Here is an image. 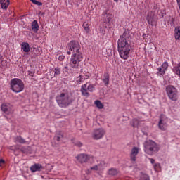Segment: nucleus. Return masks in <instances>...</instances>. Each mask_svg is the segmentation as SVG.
<instances>
[{
    "mask_svg": "<svg viewBox=\"0 0 180 180\" xmlns=\"http://www.w3.org/2000/svg\"><path fill=\"white\" fill-rule=\"evenodd\" d=\"M11 88L15 94H19L25 89V84L20 79L15 78L11 81Z\"/></svg>",
    "mask_w": 180,
    "mask_h": 180,
    "instance_id": "39448f33",
    "label": "nucleus"
},
{
    "mask_svg": "<svg viewBox=\"0 0 180 180\" xmlns=\"http://www.w3.org/2000/svg\"><path fill=\"white\" fill-rule=\"evenodd\" d=\"M76 81L78 84H81V82H84V81H85V78H84V76L79 75L77 77Z\"/></svg>",
    "mask_w": 180,
    "mask_h": 180,
    "instance_id": "c756f323",
    "label": "nucleus"
},
{
    "mask_svg": "<svg viewBox=\"0 0 180 180\" xmlns=\"http://www.w3.org/2000/svg\"><path fill=\"white\" fill-rule=\"evenodd\" d=\"M94 103L98 109H103L104 105H103L102 102H101V101L96 100Z\"/></svg>",
    "mask_w": 180,
    "mask_h": 180,
    "instance_id": "bb28decb",
    "label": "nucleus"
},
{
    "mask_svg": "<svg viewBox=\"0 0 180 180\" xmlns=\"http://www.w3.org/2000/svg\"><path fill=\"white\" fill-rule=\"evenodd\" d=\"M21 49L25 53H29L30 51V45L27 42H23L21 44Z\"/></svg>",
    "mask_w": 180,
    "mask_h": 180,
    "instance_id": "a211bd4d",
    "label": "nucleus"
},
{
    "mask_svg": "<svg viewBox=\"0 0 180 180\" xmlns=\"http://www.w3.org/2000/svg\"><path fill=\"white\" fill-rule=\"evenodd\" d=\"M103 82L105 85H109V74L105 73L104 77L103 78Z\"/></svg>",
    "mask_w": 180,
    "mask_h": 180,
    "instance_id": "b1692460",
    "label": "nucleus"
},
{
    "mask_svg": "<svg viewBox=\"0 0 180 180\" xmlns=\"http://www.w3.org/2000/svg\"><path fill=\"white\" fill-rule=\"evenodd\" d=\"M174 39L180 41V26H176L174 28Z\"/></svg>",
    "mask_w": 180,
    "mask_h": 180,
    "instance_id": "aec40b11",
    "label": "nucleus"
},
{
    "mask_svg": "<svg viewBox=\"0 0 180 180\" xmlns=\"http://www.w3.org/2000/svg\"><path fill=\"white\" fill-rule=\"evenodd\" d=\"M32 4H34V5H37L38 6H41V5H43V3L37 0H32Z\"/></svg>",
    "mask_w": 180,
    "mask_h": 180,
    "instance_id": "f704fd0d",
    "label": "nucleus"
},
{
    "mask_svg": "<svg viewBox=\"0 0 180 180\" xmlns=\"http://www.w3.org/2000/svg\"><path fill=\"white\" fill-rule=\"evenodd\" d=\"M115 2H119V0H114Z\"/></svg>",
    "mask_w": 180,
    "mask_h": 180,
    "instance_id": "c03bdc74",
    "label": "nucleus"
},
{
    "mask_svg": "<svg viewBox=\"0 0 180 180\" xmlns=\"http://www.w3.org/2000/svg\"><path fill=\"white\" fill-rule=\"evenodd\" d=\"M69 51L67 52L68 56H71L69 65L70 71H75L79 68V64L84 60V55L81 51V45L77 41H70L68 45ZM72 54V55H71Z\"/></svg>",
    "mask_w": 180,
    "mask_h": 180,
    "instance_id": "f257e3e1",
    "label": "nucleus"
},
{
    "mask_svg": "<svg viewBox=\"0 0 180 180\" xmlns=\"http://www.w3.org/2000/svg\"><path fill=\"white\" fill-rule=\"evenodd\" d=\"M15 143H19L20 144H25L26 140L22 138V136H17L14 139Z\"/></svg>",
    "mask_w": 180,
    "mask_h": 180,
    "instance_id": "4be33fe9",
    "label": "nucleus"
},
{
    "mask_svg": "<svg viewBox=\"0 0 180 180\" xmlns=\"http://www.w3.org/2000/svg\"><path fill=\"white\" fill-rule=\"evenodd\" d=\"M2 58H3V56L2 55L0 54V63H2Z\"/></svg>",
    "mask_w": 180,
    "mask_h": 180,
    "instance_id": "37998d69",
    "label": "nucleus"
},
{
    "mask_svg": "<svg viewBox=\"0 0 180 180\" xmlns=\"http://www.w3.org/2000/svg\"><path fill=\"white\" fill-rule=\"evenodd\" d=\"M158 71L161 75H164V74H165V70L161 67L158 68Z\"/></svg>",
    "mask_w": 180,
    "mask_h": 180,
    "instance_id": "72a5a7b5",
    "label": "nucleus"
},
{
    "mask_svg": "<svg viewBox=\"0 0 180 180\" xmlns=\"http://www.w3.org/2000/svg\"><path fill=\"white\" fill-rule=\"evenodd\" d=\"M83 28L84 29V31L86 32V33H89V30H91V25H89L88 22H84L83 23Z\"/></svg>",
    "mask_w": 180,
    "mask_h": 180,
    "instance_id": "5701e85b",
    "label": "nucleus"
},
{
    "mask_svg": "<svg viewBox=\"0 0 180 180\" xmlns=\"http://www.w3.org/2000/svg\"><path fill=\"white\" fill-rule=\"evenodd\" d=\"M76 160L80 162V164H84L85 162H91L94 160V156H91L87 154L81 153L76 157Z\"/></svg>",
    "mask_w": 180,
    "mask_h": 180,
    "instance_id": "9d476101",
    "label": "nucleus"
},
{
    "mask_svg": "<svg viewBox=\"0 0 180 180\" xmlns=\"http://www.w3.org/2000/svg\"><path fill=\"white\" fill-rule=\"evenodd\" d=\"M65 68H66V69H67V68H68V67L65 66Z\"/></svg>",
    "mask_w": 180,
    "mask_h": 180,
    "instance_id": "a18cd8bd",
    "label": "nucleus"
},
{
    "mask_svg": "<svg viewBox=\"0 0 180 180\" xmlns=\"http://www.w3.org/2000/svg\"><path fill=\"white\" fill-rule=\"evenodd\" d=\"M139 124H140V121H139V120L136 118L132 120V126L134 127H139Z\"/></svg>",
    "mask_w": 180,
    "mask_h": 180,
    "instance_id": "cd10ccee",
    "label": "nucleus"
},
{
    "mask_svg": "<svg viewBox=\"0 0 180 180\" xmlns=\"http://www.w3.org/2000/svg\"><path fill=\"white\" fill-rule=\"evenodd\" d=\"M139 151H140V149L138 147H134L130 153V160L131 161H133L134 162H136L137 160V155H139Z\"/></svg>",
    "mask_w": 180,
    "mask_h": 180,
    "instance_id": "ddd939ff",
    "label": "nucleus"
},
{
    "mask_svg": "<svg viewBox=\"0 0 180 180\" xmlns=\"http://www.w3.org/2000/svg\"><path fill=\"white\" fill-rule=\"evenodd\" d=\"M153 167H154L155 171H160L161 166L160 165V163H155L153 165Z\"/></svg>",
    "mask_w": 180,
    "mask_h": 180,
    "instance_id": "2f4dec72",
    "label": "nucleus"
},
{
    "mask_svg": "<svg viewBox=\"0 0 180 180\" xmlns=\"http://www.w3.org/2000/svg\"><path fill=\"white\" fill-rule=\"evenodd\" d=\"M158 127L162 131H165L168 129V118L165 115H160Z\"/></svg>",
    "mask_w": 180,
    "mask_h": 180,
    "instance_id": "6e6552de",
    "label": "nucleus"
},
{
    "mask_svg": "<svg viewBox=\"0 0 180 180\" xmlns=\"http://www.w3.org/2000/svg\"><path fill=\"white\" fill-rule=\"evenodd\" d=\"M43 169V166L41 164L35 163L33 165L30 167V171L31 172H39Z\"/></svg>",
    "mask_w": 180,
    "mask_h": 180,
    "instance_id": "2eb2a0df",
    "label": "nucleus"
},
{
    "mask_svg": "<svg viewBox=\"0 0 180 180\" xmlns=\"http://www.w3.org/2000/svg\"><path fill=\"white\" fill-rule=\"evenodd\" d=\"M161 68L167 71V70L168 69V62H164L161 65Z\"/></svg>",
    "mask_w": 180,
    "mask_h": 180,
    "instance_id": "473e14b6",
    "label": "nucleus"
},
{
    "mask_svg": "<svg viewBox=\"0 0 180 180\" xmlns=\"http://www.w3.org/2000/svg\"><path fill=\"white\" fill-rule=\"evenodd\" d=\"M113 18V15L109 12V9H105L102 13L101 20L103 23L109 24Z\"/></svg>",
    "mask_w": 180,
    "mask_h": 180,
    "instance_id": "9b49d317",
    "label": "nucleus"
},
{
    "mask_svg": "<svg viewBox=\"0 0 180 180\" xmlns=\"http://www.w3.org/2000/svg\"><path fill=\"white\" fill-rule=\"evenodd\" d=\"M105 133L103 128H98L93 131L91 136L94 140H101V139H103Z\"/></svg>",
    "mask_w": 180,
    "mask_h": 180,
    "instance_id": "1a4fd4ad",
    "label": "nucleus"
},
{
    "mask_svg": "<svg viewBox=\"0 0 180 180\" xmlns=\"http://www.w3.org/2000/svg\"><path fill=\"white\" fill-rule=\"evenodd\" d=\"M148 160L150 161V164H152L153 165H154V164H155V160H154L153 158H148Z\"/></svg>",
    "mask_w": 180,
    "mask_h": 180,
    "instance_id": "ea45409f",
    "label": "nucleus"
},
{
    "mask_svg": "<svg viewBox=\"0 0 180 180\" xmlns=\"http://www.w3.org/2000/svg\"><path fill=\"white\" fill-rule=\"evenodd\" d=\"M144 152L148 155H154L160 151V145L153 140H148L143 143Z\"/></svg>",
    "mask_w": 180,
    "mask_h": 180,
    "instance_id": "7ed1b4c3",
    "label": "nucleus"
},
{
    "mask_svg": "<svg viewBox=\"0 0 180 180\" xmlns=\"http://www.w3.org/2000/svg\"><path fill=\"white\" fill-rule=\"evenodd\" d=\"M105 165V162H102L98 165L93 166L88 170V172H91V171H98V169H103V166Z\"/></svg>",
    "mask_w": 180,
    "mask_h": 180,
    "instance_id": "dca6fc26",
    "label": "nucleus"
},
{
    "mask_svg": "<svg viewBox=\"0 0 180 180\" xmlns=\"http://www.w3.org/2000/svg\"><path fill=\"white\" fill-rule=\"evenodd\" d=\"M28 75H29V77H31L32 78H33V77H34V72L28 71Z\"/></svg>",
    "mask_w": 180,
    "mask_h": 180,
    "instance_id": "4c0bfd02",
    "label": "nucleus"
},
{
    "mask_svg": "<svg viewBox=\"0 0 180 180\" xmlns=\"http://www.w3.org/2000/svg\"><path fill=\"white\" fill-rule=\"evenodd\" d=\"M56 99L60 108H67V106H69L71 103L70 95H68L67 93H61L56 96Z\"/></svg>",
    "mask_w": 180,
    "mask_h": 180,
    "instance_id": "20e7f679",
    "label": "nucleus"
},
{
    "mask_svg": "<svg viewBox=\"0 0 180 180\" xmlns=\"http://www.w3.org/2000/svg\"><path fill=\"white\" fill-rule=\"evenodd\" d=\"M1 109L6 115H12L13 113V106L8 103H3Z\"/></svg>",
    "mask_w": 180,
    "mask_h": 180,
    "instance_id": "f8f14e48",
    "label": "nucleus"
},
{
    "mask_svg": "<svg viewBox=\"0 0 180 180\" xmlns=\"http://www.w3.org/2000/svg\"><path fill=\"white\" fill-rule=\"evenodd\" d=\"M75 146H77V147H82V143L80 141H77L75 143Z\"/></svg>",
    "mask_w": 180,
    "mask_h": 180,
    "instance_id": "58836bf2",
    "label": "nucleus"
},
{
    "mask_svg": "<svg viewBox=\"0 0 180 180\" xmlns=\"http://www.w3.org/2000/svg\"><path fill=\"white\" fill-rule=\"evenodd\" d=\"M54 77H57L61 74V69L60 68H54Z\"/></svg>",
    "mask_w": 180,
    "mask_h": 180,
    "instance_id": "c85d7f7f",
    "label": "nucleus"
},
{
    "mask_svg": "<svg viewBox=\"0 0 180 180\" xmlns=\"http://www.w3.org/2000/svg\"><path fill=\"white\" fill-rule=\"evenodd\" d=\"M139 180H150V176L148 174H142Z\"/></svg>",
    "mask_w": 180,
    "mask_h": 180,
    "instance_id": "7c9ffc66",
    "label": "nucleus"
},
{
    "mask_svg": "<svg viewBox=\"0 0 180 180\" xmlns=\"http://www.w3.org/2000/svg\"><path fill=\"white\" fill-rule=\"evenodd\" d=\"M166 92L169 99H171V101H178V90H176V88L173 86H168L166 88Z\"/></svg>",
    "mask_w": 180,
    "mask_h": 180,
    "instance_id": "0eeeda50",
    "label": "nucleus"
},
{
    "mask_svg": "<svg viewBox=\"0 0 180 180\" xmlns=\"http://www.w3.org/2000/svg\"><path fill=\"white\" fill-rule=\"evenodd\" d=\"M108 174L110 175V176H115V175H117V170L116 169H110L108 172Z\"/></svg>",
    "mask_w": 180,
    "mask_h": 180,
    "instance_id": "393cba45",
    "label": "nucleus"
},
{
    "mask_svg": "<svg viewBox=\"0 0 180 180\" xmlns=\"http://www.w3.org/2000/svg\"><path fill=\"white\" fill-rule=\"evenodd\" d=\"M2 164H5V160H4L3 159L0 160V167H2Z\"/></svg>",
    "mask_w": 180,
    "mask_h": 180,
    "instance_id": "a19ab883",
    "label": "nucleus"
},
{
    "mask_svg": "<svg viewBox=\"0 0 180 180\" xmlns=\"http://www.w3.org/2000/svg\"><path fill=\"white\" fill-rule=\"evenodd\" d=\"M21 151L22 153H26V148L25 147L21 148Z\"/></svg>",
    "mask_w": 180,
    "mask_h": 180,
    "instance_id": "79ce46f5",
    "label": "nucleus"
},
{
    "mask_svg": "<svg viewBox=\"0 0 180 180\" xmlns=\"http://www.w3.org/2000/svg\"><path fill=\"white\" fill-rule=\"evenodd\" d=\"M94 91H95V85L94 84H89L88 86L86 84H84L82 85L80 89L82 96H85L86 98H89V92H93Z\"/></svg>",
    "mask_w": 180,
    "mask_h": 180,
    "instance_id": "423d86ee",
    "label": "nucleus"
},
{
    "mask_svg": "<svg viewBox=\"0 0 180 180\" xmlns=\"http://www.w3.org/2000/svg\"><path fill=\"white\" fill-rule=\"evenodd\" d=\"M175 20H174L173 18H171L168 21V25H170V26H174V22Z\"/></svg>",
    "mask_w": 180,
    "mask_h": 180,
    "instance_id": "c9c22d12",
    "label": "nucleus"
},
{
    "mask_svg": "<svg viewBox=\"0 0 180 180\" xmlns=\"http://www.w3.org/2000/svg\"><path fill=\"white\" fill-rule=\"evenodd\" d=\"M9 4V0H7L6 2H5V0H0V8H1V9H8Z\"/></svg>",
    "mask_w": 180,
    "mask_h": 180,
    "instance_id": "6ab92c4d",
    "label": "nucleus"
},
{
    "mask_svg": "<svg viewBox=\"0 0 180 180\" xmlns=\"http://www.w3.org/2000/svg\"><path fill=\"white\" fill-rule=\"evenodd\" d=\"M39 27H40L39 26V23L37 22V20H35L32 22L31 29L32 32H34V33H37V32H39Z\"/></svg>",
    "mask_w": 180,
    "mask_h": 180,
    "instance_id": "f3484780",
    "label": "nucleus"
},
{
    "mask_svg": "<svg viewBox=\"0 0 180 180\" xmlns=\"http://www.w3.org/2000/svg\"><path fill=\"white\" fill-rule=\"evenodd\" d=\"M65 58V56L64 55H60L58 56V59L59 61H63Z\"/></svg>",
    "mask_w": 180,
    "mask_h": 180,
    "instance_id": "e433bc0d",
    "label": "nucleus"
},
{
    "mask_svg": "<svg viewBox=\"0 0 180 180\" xmlns=\"http://www.w3.org/2000/svg\"><path fill=\"white\" fill-rule=\"evenodd\" d=\"M63 139V132L58 131L54 137V139L56 140V141H60Z\"/></svg>",
    "mask_w": 180,
    "mask_h": 180,
    "instance_id": "a878e982",
    "label": "nucleus"
},
{
    "mask_svg": "<svg viewBox=\"0 0 180 180\" xmlns=\"http://www.w3.org/2000/svg\"><path fill=\"white\" fill-rule=\"evenodd\" d=\"M131 51V37L125 32L118 39V52L123 60H127Z\"/></svg>",
    "mask_w": 180,
    "mask_h": 180,
    "instance_id": "f03ea898",
    "label": "nucleus"
},
{
    "mask_svg": "<svg viewBox=\"0 0 180 180\" xmlns=\"http://www.w3.org/2000/svg\"><path fill=\"white\" fill-rule=\"evenodd\" d=\"M154 16H155V14L153 11H150L146 17V20L148 23V25H151L153 26L154 25Z\"/></svg>",
    "mask_w": 180,
    "mask_h": 180,
    "instance_id": "4468645a",
    "label": "nucleus"
},
{
    "mask_svg": "<svg viewBox=\"0 0 180 180\" xmlns=\"http://www.w3.org/2000/svg\"><path fill=\"white\" fill-rule=\"evenodd\" d=\"M172 71L174 74L180 77V62L173 68Z\"/></svg>",
    "mask_w": 180,
    "mask_h": 180,
    "instance_id": "412c9836",
    "label": "nucleus"
}]
</instances>
